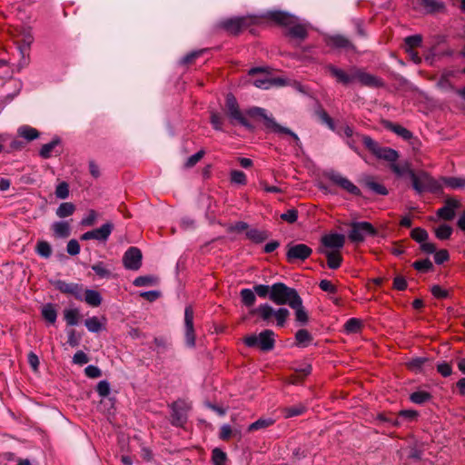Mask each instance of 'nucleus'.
I'll list each match as a JSON object with an SVG mask.
<instances>
[{"mask_svg": "<svg viewBox=\"0 0 465 465\" xmlns=\"http://www.w3.org/2000/svg\"><path fill=\"white\" fill-rule=\"evenodd\" d=\"M224 114L232 125H241L251 133L256 130V126L247 117L254 121L262 122L266 130L277 134L291 136L293 139L294 144L302 148V142L299 136L290 128L279 124L272 115L267 114V111L264 108L252 106L242 112L232 93H228L225 96Z\"/></svg>", "mask_w": 465, "mask_h": 465, "instance_id": "obj_1", "label": "nucleus"}, {"mask_svg": "<svg viewBox=\"0 0 465 465\" xmlns=\"http://www.w3.org/2000/svg\"><path fill=\"white\" fill-rule=\"evenodd\" d=\"M392 172L399 177L409 175L411 180L413 190L418 194L430 193L434 194H442L443 187L439 180H436L426 171H420L418 173L411 169L410 162L405 161L401 165H392Z\"/></svg>", "mask_w": 465, "mask_h": 465, "instance_id": "obj_2", "label": "nucleus"}, {"mask_svg": "<svg viewBox=\"0 0 465 465\" xmlns=\"http://www.w3.org/2000/svg\"><path fill=\"white\" fill-rule=\"evenodd\" d=\"M326 70L331 77L335 78L338 84L344 86L351 84L354 81H358L361 86L370 88H383L385 86L383 79L356 66L350 68V74L332 64H327Z\"/></svg>", "mask_w": 465, "mask_h": 465, "instance_id": "obj_3", "label": "nucleus"}, {"mask_svg": "<svg viewBox=\"0 0 465 465\" xmlns=\"http://www.w3.org/2000/svg\"><path fill=\"white\" fill-rule=\"evenodd\" d=\"M261 18L277 26L288 28L286 37L304 41L309 35L306 26L299 22V17L287 11L267 10L261 15Z\"/></svg>", "mask_w": 465, "mask_h": 465, "instance_id": "obj_4", "label": "nucleus"}, {"mask_svg": "<svg viewBox=\"0 0 465 465\" xmlns=\"http://www.w3.org/2000/svg\"><path fill=\"white\" fill-rule=\"evenodd\" d=\"M361 138V142L365 148L373 154L377 159L384 160L390 163V169L392 171V165L397 164L399 153L395 149L387 146H381L378 142L366 134H357Z\"/></svg>", "mask_w": 465, "mask_h": 465, "instance_id": "obj_5", "label": "nucleus"}, {"mask_svg": "<svg viewBox=\"0 0 465 465\" xmlns=\"http://www.w3.org/2000/svg\"><path fill=\"white\" fill-rule=\"evenodd\" d=\"M256 22L253 16H232L220 20L216 28L225 32L230 36H238Z\"/></svg>", "mask_w": 465, "mask_h": 465, "instance_id": "obj_6", "label": "nucleus"}, {"mask_svg": "<svg viewBox=\"0 0 465 465\" xmlns=\"http://www.w3.org/2000/svg\"><path fill=\"white\" fill-rule=\"evenodd\" d=\"M301 296L296 289L289 287L283 282H275L272 284L271 301L276 305H293Z\"/></svg>", "mask_w": 465, "mask_h": 465, "instance_id": "obj_7", "label": "nucleus"}, {"mask_svg": "<svg viewBox=\"0 0 465 465\" xmlns=\"http://www.w3.org/2000/svg\"><path fill=\"white\" fill-rule=\"evenodd\" d=\"M275 333L272 330L266 329L258 335L250 334L243 338V343L249 348H258L261 351L268 352L275 347Z\"/></svg>", "mask_w": 465, "mask_h": 465, "instance_id": "obj_8", "label": "nucleus"}, {"mask_svg": "<svg viewBox=\"0 0 465 465\" xmlns=\"http://www.w3.org/2000/svg\"><path fill=\"white\" fill-rule=\"evenodd\" d=\"M351 230L348 232V238L351 242L359 244L365 241L366 237H377L379 231L370 222H351Z\"/></svg>", "mask_w": 465, "mask_h": 465, "instance_id": "obj_9", "label": "nucleus"}, {"mask_svg": "<svg viewBox=\"0 0 465 465\" xmlns=\"http://www.w3.org/2000/svg\"><path fill=\"white\" fill-rule=\"evenodd\" d=\"M171 411L170 423L176 428H183L188 420V411L190 407L184 400L178 399L168 404Z\"/></svg>", "mask_w": 465, "mask_h": 465, "instance_id": "obj_10", "label": "nucleus"}, {"mask_svg": "<svg viewBox=\"0 0 465 465\" xmlns=\"http://www.w3.org/2000/svg\"><path fill=\"white\" fill-rule=\"evenodd\" d=\"M323 176L351 195L355 197L362 196L361 189L347 177L342 176L340 173L334 170H329L323 173Z\"/></svg>", "mask_w": 465, "mask_h": 465, "instance_id": "obj_11", "label": "nucleus"}, {"mask_svg": "<svg viewBox=\"0 0 465 465\" xmlns=\"http://www.w3.org/2000/svg\"><path fill=\"white\" fill-rule=\"evenodd\" d=\"M194 310L189 304L184 309V341L188 348H194L196 345V333L194 329Z\"/></svg>", "mask_w": 465, "mask_h": 465, "instance_id": "obj_12", "label": "nucleus"}, {"mask_svg": "<svg viewBox=\"0 0 465 465\" xmlns=\"http://www.w3.org/2000/svg\"><path fill=\"white\" fill-rule=\"evenodd\" d=\"M286 248V260L289 263H293L297 261L303 262L312 253V249L304 243L292 244L290 242L287 244Z\"/></svg>", "mask_w": 465, "mask_h": 465, "instance_id": "obj_13", "label": "nucleus"}, {"mask_svg": "<svg viewBox=\"0 0 465 465\" xmlns=\"http://www.w3.org/2000/svg\"><path fill=\"white\" fill-rule=\"evenodd\" d=\"M52 285L60 292L72 295L77 301L84 300V285L76 282H66L64 280H55L51 282Z\"/></svg>", "mask_w": 465, "mask_h": 465, "instance_id": "obj_14", "label": "nucleus"}, {"mask_svg": "<svg viewBox=\"0 0 465 465\" xmlns=\"http://www.w3.org/2000/svg\"><path fill=\"white\" fill-rule=\"evenodd\" d=\"M143 254L139 248L129 247L123 256V264L125 269L137 271L142 266Z\"/></svg>", "mask_w": 465, "mask_h": 465, "instance_id": "obj_15", "label": "nucleus"}, {"mask_svg": "<svg viewBox=\"0 0 465 465\" xmlns=\"http://www.w3.org/2000/svg\"><path fill=\"white\" fill-rule=\"evenodd\" d=\"M345 243V236L341 233L332 232L324 234L320 241L318 248L324 250L333 249V251H340Z\"/></svg>", "mask_w": 465, "mask_h": 465, "instance_id": "obj_16", "label": "nucleus"}, {"mask_svg": "<svg viewBox=\"0 0 465 465\" xmlns=\"http://www.w3.org/2000/svg\"><path fill=\"white\" fill-rule=\"evenodd\" d=\"M326 45L331 49L344 50L346 52L351 51L352 53L357 52L356 46L351 43V41L339 34L328 36L326 38Z\"/></svg>", "mask_w": 465, "mask_h": 465, "instance_id": "obj_17", "label": "nucleus"}, {"mask_svg": "<svg viewBox=\"0 0 465 465\" xmlns=\"http://www.w3.org/2000/svg\"><path fill=\"white\" fill-rule=\"evenodd\" d=\"M444 203V206L437 210V216L444 221H451L456 215L455 211L460 207V202L453 197H448Z\"/></svg>", "mask_w": 465, "mask_h": 465, "instance_id": "obj_18", "label": "nucleus"}, {"mask_svg": "<svg viewBox=\"0 0 465 465\" xmlns=\"http://www.w3.org/2000/svg\"><path fill=\"white\" fill-rule=\"evenodd\" d=\"M419 7L424 10L426 15L443 14L447 11L442 0H415Z\"/></svg>", "mask_w": 465, "mask_h": 465, "instance_id": "obj_19", "label": "nucleus"}, {"mask_svg": "<svg viewBox=\"0 0 465 465\" xmlns=\"http://www.w3.org/2000/svg\"><path fill=\"white\" fill-rule=\"evenodd\" d=\"M62 145V139L58 135H54L51 142L43 144L39 150V156L43 159H49L52 156V153H54L55 156H59L63 153V149H58Z\"/></svg>", "mask_w": 465, "mask_h": 465, "instance_id": "obj_20", "label": "nucleus"}, {"mask_svg": "<svg viewBox=\"0 0 465 465\" xmlns=\"http://www.w3.org/2000/svg\"><path fill=\"white\" fill-rule=\"evenodd\" d=\"M316 252L327 258V266L330 269L337 270L341 266L343 258L340 251H330L324 250L323 248H317Z\"/></svg>", "mask_w": 465, "mask_h": 465, "instance_id": "obj_21", "label": "nucleus"}, {"mask_svg": "<svg viewBox=\"0 0 465 465\" xmlns=\"http://www.w3.org/2000/svg\"><path fill=\"white\" fill-rule=\"evenodd\" d=\"M382 125L386 130H389L394 134H396L398 136L401 137L404 141H411L412 140L413 134L408 130L407 128L403 127L402 125L393 123L389 120L382 121Z\"/></svg>", "mask_w": 465, "mask_h": 465, "instance_id": "obj_22", "label": "nucleus"}, {"mask_svg": "<svg viewBox=\"0 0 465 465\" xmlns=\"http://www.w3.org/2000/svg\"><path fill=\"white\" fill-rule=\"evenodd\" d=\"M114 230V224L112 222H106L101 227L91 230L93 240L99 242H106Z\"/></svg>", "mask_w": 465, "mask_h": 465, "instance_id": "obj_23", "label": "nucleus"}, {"mask_svg": "<svg viewBox=\"0 0 465 465\" xmlns=\"http://www.w3.org/2000/svg\"><path fill=\"white\" fill-rule=\"evenodd\" d=\"M294 310L295 322L299 326H305L309 322V314L304 308L302 297L293 305L291 306Z\"/></svg>", "mask_w": 465, "mask_h": 465, "instance_id": "obj_24", "label": "nucleus"}, {"mask_svg": "<svg viewBox=\"0 0 465 465\" xmlns=\"http://www.w3.org/2000/svg\"><path fill=\"white\" fill-rule=\"evenodd\" d=\"M314 114L319 118V120L326 124L330 130L332 132L337 133L338 134H341L340 130L336 129L335 123L333 119L329 115V114L326 112V110L322 107L321 104H317V106L314 110Z\"/></svg>", "mask_w": 465, "mask_h": 465, "instance_id": "obj_25", "label": "nucleus"}, {"mask_svg": "<svg viewBox=\"0 0 465 465\" xmlns=\"http://www.w3.org/2000/svg\"><path fill=\"white\" fill-rule=\"evenodd\" d=\"M361 183L364 187L371 190L377 195L386 196L389 194V190L386 186L382 183H377L373 176H366Z\"/></svg>", "mask_w": 465, "mask_h": 465, "instance_id": "obj_26", "label": "nucleus"}, {"mask_svg": "<svg viewBox=\"0 0 465 465\" xmlns=\"http://www.w3.org/2000/svg\"><path fill=\"white\" fill-rule=\"evenodd\" d=\"M249 313L258 315L263 322H269L274 316V309L269 303H262L257 308L252 309Z\"/></svg>", "mask_w": 465, "mask_h": 465, "instance_id": "obj_27", "label": "nucleus"}, {"mask_svg": "<svg viewBox=\"0 0 465 465\" xmlns=\"http://www.w3.org/2000/svg\"><path fill=\"white\" fill-rule=\"evenodd\" d=\"M54 236L56 238H67L71 234V227L68 222L66 221H60V222H54L51 226Z\"/></svg>", "mask_w": 465, "mask_h": 465, "instance_id": "obj_28", "label": "nucleus"}, {"mask_svg": "<svg viewBox=\"0 0 465 465\" xmlns=\"http://www.w3.org/2000/svg\"><path fill=\"white\" fill-rule=\"evenodd\" d=\"M295 346L306 348L313 341L312 335L306 329H299L294 335Z\"/></svg>", "mask_w": 465, "mask_h": 465, "instance_id": "obj_29", "label": "nucleus"}, {"mask_svg": "<svg viewBox=\"0 0 465 465\" xmlns=\"http://www.w3.org/2000/svg\"><path fill=\"white\" fill-rule=\"evenodd\" d=\"M442 186L445 185L452 190L464 189L465 178L456 176H441L439 180Z\"/></svg>", "mask_w": 465, "mask_h": 465, "instance_id": "obj_30", "label": "nucleus"}, {"mask_svg": "<svg viewBox=\"0 0 465 465\" xmlns=\"http://www.w3.org/2000/svg\"><path fill=\"white\" fill-rule=\"evenodd\" d=\"M246 238L255 244H259L266 241L270 234L267 231H261L256 228H250L245 232Z\"/></svg>", "mask_w": 465, "mask_h": 465, "instance_id": "obj_31", "label": "nucleus"}, {"mask_svg": "<svg viewBox=\"0 0 465 465\" xmlns=\"http://www.w3.org/2000/svg\"><path fill=\"white\" fill-rule=\"evenodd\" d=\"M17 134L26 142H32L40 136V132L37 129L26 124L20 126L17 130Z\"/></svg>", "mask_w": 465, "mask_h": 465, "instance_id": "obj_32", "label": "nucleus"}, {"mask_svg": "<svg viewBox=\"0 0 465 465\" xmlns=\"http://www.w3.org/2000/svg\"><path fill=\"white\" fill-rule=\"evenodd\" d=\"M55 304L48 302L42 307L41 315L49 324H54L57 319Z\"/></svg>", "mask_w": 465, "mask_h": 465, "instance_id": "obj_33", "label": "nucleus"}, {"mask_svg": "<svg viewBox=\"0 0 465 465\" xmlns=\"http://www.w3.org/2000/svg\"><path fill=\"white\" fill-rule=\"evenodd\" d=\"M83 301L92 307H98L101 305L103 298L98 291L85 289Z\"/></svg>", "mask_w": 465, "mask_h": 465, "instance_id": "obj_34", "label": "nucleus"}, {"mask_svg": "<svg viewBox=\"0 0 465 465\" xmlns=\"http://www.w3.org/2000/svg\"><path fill=\"white\" fill-rule=\"evenodd\" d=\"M82 315L78 308L64 310V319L67 326H76L79 324Z\"/></svg>", "mask_w": 465, "mask_h": 465, "instance_id": "obj_35", "label": "nucleus"}, {"mask_svg": "<svg viewBox=\"0 0 465 465\" xmlns=\"http://www.w3.org/2000/svg\"><path fill=\"white\" fill-rule=\"evenodd\" d=\"M433 396L430 392L425 391H417L410 394V401L418 405H423L432 400Z\"/></svg>", "mask_w": 465, "mask_h": 465, "instance_id": "obj_36", "label": "nucleus"}, {"mask_svg": "<svg viewBox=\"0 0 465 465\" xmlns=\"http://www.w3.org/2000/svg\"><path fill=\"white\" fill-rule=\"evenodd\" d=\"M209 52L208 48L192 51L186 54L179 62L181 65L188 66L194 63V61L202 56L203 54Z\"/></svg>", "mask_w": 465, "mask_h": 465, "instance_id": "obj_37", "label": "nucleus"}, {"mask_svg": "<svg viewBox=\"0 0 465 465\" xmlns=\"http://www.w3.org/2000/svg\"><path fill=\"white\" fill-rule=\"evenodd\" d=\"M429 361L427 357H415L406 362V367L409 371L415 373H420L422 371L423 365Z\"/></svg>", "mask_w": 465, "mask_h": 465, "instance_id": "obj_38", "label": "nucleus"}, {"mask_svg": "<svg viewBox=\"0 0 465 465\" xmlns=\"http://www.w3.org/2000/svg\"><path fill=\"white\" fill-rule=\"evenodd\" d=\"M240 297H241V302H242V305H244L248 308L252 307L256 302V295L254 293L253 289L252 290V289L245 288V289L241 290Z\"/></svg>", "mask_w": 465, "mask_h": 465, "instance_id": "obj_39", "label": "nucleus"}, {"mask_svg": "<svg viewBox=\"0 0 465 465\" xmlns=\"http://www.w3.org/2000/svg\"><path fill=\"white\" fill-rule=\"evenodd\" d=\"M362 322L358 318H350L344 324V331L348 334L359 333L362 329Z\"/></svg>", "mask_w": 465, "mask_h": 465, "instance_id": "obj_40", "label": "nucleus"}, {"mask_svg": "<svg viewBox=\"0 0 465 465\" xmlns=\"http://www.w3.org/2000/svg\"><path fill=\"white\" fill-rule=\"evenodd\" d=\"M35 252L42 258L48 259L52 255L51 244L44 240H40L36 242Z\"/></svg>", "mask_w": 465, "mask_h": 465, "instance_id": "obj_41", "label": "nucleus"}, {"mask_svg": "<svg viewBox=\"0 0 465 465\" xmlns=\"http://www.w3.org/2000/svg\"><path fill=\"white\" fill-rule=\"evenodd\" d=\"M411 266L421 273H427L430 272H433L434 266L431 261L429 258L423 260L415 261Z\"/></svg>", "mask_w": 465, "mask_h": 465, "instance_id": "obj_42", "label": "nucleus"}, {"mask_svg": "<svg viewBox=\"0 0 465 465\" xmlns=\"http://www.w3.org/2000/svg\"><path fill=\"white\" fill-rule=\"evenodd\" d=\"M290 316V311L285 307H280L277 310H274V318L276 320V325L278 327H284L286 322Z\"/></svg>", "mask_w": 465, "mask_h": 465, "instance_id": "obj_43", "label": "nucleus"}, {"mask_svg": "<svg viewBox=\"0 0 465 465\" xmlns=\"http://www.w3.org/2000/svg\"><path fill=\"white\" fill-rule=\"evenodd\" d=\"M75 211V205L73 203L65 202L62 203L57 210L56 215L60 218H65L71 216Z\"/></svg>", "mask_w": 465, "mask_h": 465, "instance_id": "obj_44", "label": "nucleus"}, {"mask_svg": "<svg viewBox=\"0 0 465 465\" xmlns=\"http://www.w3.org/2000/svg\"><path fill=\"white\" fill-rule=\"evenodd\" d=\"M453 232V229L447 223H442L435 229V236L439 240H449Z\"/></svg>", "mask_w": 465, "mask_h": 465, "instance_id": "obj_45", "label": "nucleus"}, {"mask_svg": "<svg viewBox=\"0 0 465 465\" xmlns=\"http://www.w3.org/2000/svg\"><path fill=\"white\" fill-rule=\"evenodd\" d=\"M84 325L90 332L97 333L105 329L96 316L86 319L84 321Z\"/></svg>", "mask_w": 465, "mask_h": 465, "instance_id": "obj_46", "label": "nucleus"}, {"mask_svg": "<svg viewBox=\"0 0 465 465\" xmlns=\"http://www.w3.org/2000/svg\"><path fill=\"white\" fill-rule=\"evenodd\" d=\"M230 182L233 184L244 186L247 184V176L242 171L232 170L230 172Z\"/></svg>", "mask_w": 465, "mask_h": 465, "instance_id": "obj_47", "label": "nucleus"}, {"mask_svg": "<svg viewBox=\"0 0 465 465\" xmlns=\"http://www.w3.org/2000/svg\"><path fill=\"white\" fill-rule=\"evenodd\" d=\"M273 423H274V420L272 418H266V419L261 418L249 425L248 431H254V430L265 429V428L270 427Z\"/></svg>", "mask_w": 465, "mask_h": 465, "instance_id": "obj_48", "label": "nucleus"}, {"mask_svg": "<svg viewBox=\"0 0 465 465\" xmlns=\"http://www.w3.org/2000/svg\"><path fill=\"white\" fill-rule=\"evenodd\" d=\"M422 44V36L420 35H409L404 39V49L413 50L416 47L420 46Z\"/></svg>", "mask_w": 465, "mask_h": 465, "instance_id": "obj_49", "label": "nucleus"}, {"mask_svg": "<svg viewBox=\"0 0 465 465\" xmlns=\"http://www.w3.org/2000/svg\"><path fill=\"white\" fill-rule=\"evenodd\" d=\"M227 454L220 448H214L212 451V462L213 465H226Z\"/></svg>", "mask_w": 465, "mask_h": 465, "instance_id": "obj_50", "label": "nucleus"}, {"mask_svg": "<svg viewBox=\"0 0 465 465\" xmlns=\"http://www.w3.org/2000/svg\"><path fill=\"white\" fill-rule=\"evenodd\" d=\"M91 268L101 279H108L112 276L111 271L105 267L103 262L94 263Z\"/></svg>", "mask_w": 465, "mask_h": 465, "instance_id": "obj_51", "label": "nucleus"}, {"mask_svg": "<svg viewBox=\"0 0 465 465\" xmlns=\"http://www.w3.org/2000/svg\"><path fill=\"white\" fill-rule=\"evenodd\" d=\"M272 290V285L270 286L267 284H255L253 286V291H254L255 295H257L262 299L269 298L271 300Z\"/></svg>", "mask_w": 465, "mask_h": 465, "instance_id": "obj_52", "label": "nucleus"}, {"mask_svg": "<svg viewBox=\"0 0 465 465\" xmlns=\"http://www.w3.org/2000/svg\"><path fill=\"white\" fill-rule=\"evenodd\" d=\"M411 237L415 242L421 244L422 242H426L429 239V233L425 229L421 227H416L411 230Z\"/></svg>", "mask_w": 465, "mask_h": 465, "instance_id": "obj_53", "label": "nucleus"}, {"mask_svg": "<svg viewBox=\"0 0 465 465\" xmlns=\"http://www.w3.org/2000/svg\"><path fill=\"white\" fill-rule=\"evenodd\" d=\"M210 124H212L213 128L215 131H223V118L221 115V114L217 112H211L210 113Z\"/></svg>", "mask_w": 465, "mask_h": 465, "instance_id": "obj_54", "label": "nucleus"}, {"mask_svg": "<svg viewBox=\"0 0 465 465\" xmlns=\"http://www.w3.org/2000/svg\"><path fill=\"white\" fill-rule=\"evenodd\" d=\"M430 291L433 297L438 300H444L450 297V292L449 290L443 289L440 285L438 284L432 285Z\"/></svg>", "mask_w": 465, "mask_h": 465, "instance_id": "obj_55", "label": "nucleus"}, {"mask_svg": "<svg viewBox=\"0 0 465 465\" xmlns=\"http://www.w3.org/2000/svg\"><path fill=\"white\" fill-rule=\"evenodd\" d=\"M306 410L307 409L305 406L300 404L285 408L283 413L285 418H292L303 414L306 411Z\"/></svg>", "mask_w": 465, "mask_h": 465, "instance_id": "obj_56", "label": "nucleus"}, {"mask_svg": "<svg viewBox=\"0 0 465 465\" xmlns=\"http://www.w3.org/2000/svg\"><path fill=\"white\" fill-rule=\"evenodd\" d=\"M133 283L136 287L151 286L156 283V279L151 275H143L136 277Z\"/></svg>", "mask_w": 465, "mask_h": 465, "instance_id": "obj_57", "label": "nucleus"}, {"mask_svg": "<svg viewBox=\"0 0 465 465\" xmlns=\"http://www.w3.org/2000/svg\"><path fill=\"white\" fill-rule=\"evenodd\" d=\"M67 343L74 348L79 346L82 336L80 333H78L74 329H69L67 330Z\"/></svg>", "mask_w": 465, "mask_h": 465, "instance_id": "obj_58", "label": "nucleus"}, {"mask_svg": "<svg viewBox=\"0 0 465 465\" xmlns=\"http://www.w3.org/2000/svg\"><path fill=\"white\" fill-rule=\"evenodd\" d=\"M205 151L203 149H201L194 154L191 155L186 162L184 163L185 168H192L204 156Z\"/></svg>", "mask_w": 465, "mask_h": 465, "instance_id": "obj_59", "label": "nucleus"}, {"mask_svg": "<svg viewBox=\"0 0 465 465\" xmlns=\"http://www.w3.org/2000/svg\"><path fill=\"white\" fill-rule=\"evenodd\" d=\"M298 210L295 208H292L287 210V212L281 214V219L287 222L288 223H294L298 220Z\"/></svg>", "mask_w": 465, "mask_h": 465, "instance_id": "obj_60", "label": "nucleus"}, {"mask_svg": "<svg viewBox=\"0 0 465 465\" xmlns=\"http://www.w3.org/2000/svg\"><path fill=\"white\" fill-rule=\"evenodd\" d=\"M319 288L325 292L336 294L338 288L331 281L323 279L319 282Z\"/></svg>", "mask_w": 465, "mask_h": 465, "instance_id": "obj_61", "label": "nucleus"}, {"mask_svg": "<svg viewBox=\"0 0 465 465\" xmlns=\"http://www.w3.org/2000/svg\"><path fill=\"white\" fill-rule=\"evenodd\" d=\"M450 261V253L446 249H440L434 253V262L436 264L440 265Z\"/></svg>", "mask_w": 465, "mask_h": 465, "instance_id": "obj_62", "label": "nucleus"}, {"mask_svg": "<svg viewBox=\"0 0 465 465\" xmlns=\"http://www.w3.org/2000/svg\"><path fill=\"white\" fill-rule=\"evenodd\" d=\"M55 195L59 199H66L69 196V185L66 182H61L55 189Z\"/></svg>", "mask_w": 465, "mask_h": 465, "instance_id": "obj_63", "label": "nucleus"}, {"mask_svg": "<svg viewBox=\"0 0 465 465\" xmlns=\"http://www.w3.org/2000/svg\"><path fill=\"white\" fill-rule=\"evenodd\" d=\"M110 383L106 380L100 381L96 385V392L101 397H107L110 394Z\"/></svg>", "mask_w": 465, "mask_h": 465, "instance_id": "obj_64", "label": "nucleus"}]
</instances>
